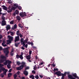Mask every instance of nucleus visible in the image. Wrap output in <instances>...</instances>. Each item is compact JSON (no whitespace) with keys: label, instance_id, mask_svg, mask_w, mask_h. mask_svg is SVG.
Instances as JSON below:
<instances>
[{"label":"nucleus","instance_id":"nucleus-22","mask_svg":"<svg viewBox=\"0 0 79 79\" xmlns=\"http://www.w3.org/2000/svg\"><path fill=\"white\" fill-rule=\"evenodd\" d=\"M73 75L74 77H75V78H77V77H78L77 76V74L76 73L73 74Z\"/></svg>","mask_w":79,"mask_h":79},{"label":"nucleus","instance_id":"nucleus-30","mask_svg":"<svg viewBox=\"0 0 79 79\" xmlns=\"http://www.w3.org/2000/svg\"><path fill=\"white\" fill-rule=\"evenodd\" d=\"M0 63H2V62H1V60H0V67H3L4 66V65L3 64H2Z\"/></svg>","mask_w":79,"mask_h":79},{"label":"nucleus","instance_id":"nucleus-9","mask_svg":"<svg viewBox=\"0 0 79 79\" xmlns=\"http://www.w3.org/2000/svg\"><path fill=\"white\" fill-rule=\"evenodd\" d=\"M18 14H19V11L18 10H16L15 13H14L13 14V16H16V14L18 15Z\"/></svg>","mask_w":79,"mask_h":79},{"label":"nucleus","instance_id":"nucleus-26","mask_svg":"<svg viewBox=\"0 0 79 79\" xmlns=\"http://www.w3.org/2000/svg\"><path fill=\"white\" fill-rule=\"evenodd\" d=\"M8 76L9 77H10L12 76V73H8Z\"/></svg>","mask_w":79,"mask_h":79},{"label":"nucleus","instance_id":"nucleus-58","mask_svg":"<svg viewBox=\"0 0 79 79\" xmlns=\"http://www.w3.org/2000/svg\"><path fill=\"white\" fill-rule=\"evenodd\" d=\"M52 66L53 67H55V66L56 65L55 64H54V63H53L52 64Z\"/></svg>","mask_w":79,"mask_h":79},{"label":"nucleus","instance_id":"nucleus-23","mask_svg":"<svg viewBox=\"0 0 79 79\" xmlns=\"http://www.w3.org/2000/svg\"><path fill=\"white\" fill-rule=\"evenodd\" d=\"M19 44H20V43H15V47H18V45H19Z\"/></svg>","mask_w":79,"mask_h":79},{"label":"nucleus","instance_id":"nucleus-1","mask_svg":"<svg viewBox=\"0 0 79 79\" xmlns=\"http://www.w3.org/2000/svg\"><path fill=\"white\" fill-rule=\"evenodd\" d=\"M4 53H5L6 56L8 57V54H9V50H8V48H5L3 49V50Z\"/></svg>","mask_w":79,"mask_h":79},{"label":"nucleus","instance_id":"nucleus-32","mask_svg":"<svg viewBox=\"0 0 79 79\" xmlns=\"http://www.w3.org/2000/svg\"><path fill=\"white\" fill-rule=\"evenodd\" d=\"M7 42L8 43V44H11V41L10 40H7Z\"/></svg>","mask_w":79,"mask_h":79},{"label":"nucleus","instance_id":"nucleus-4","mask_svg":"<svg viewBox=\"0 0 79 79\" xmlns=\"http://www.w3.org/2000/svg\"><path fill=\"white\" fill-rule=\"evenodd\" d=\"M19 35H18L17 36H15V37L14 42H18V41H19Z\"/></svg>","mask_w":79,"mask_h":79},{"label":"nucleus","instance_id":"nucleus-15","mask_svg":"<svg viewBox=\"0 0 79 79\" xmlns=\"http://www.w3.org/2000/svg\"><path fill=\"white\" fill-rule=\"evenodd\" d=\"M8 38L9 40L12 41L13 40V37H12L10 35L8 36Z\"/></svg>","mask_w":79,"mask_h":79},{"label":"nucleus","instance_id":"nucleus-36","mask_svg":"<svg viewBox=\"0 0 79 79\" xmlns=\"http://www.w3.org/2000/svg\"><path fill=\"white\" fill-rule=\"evenodd\" d=\"M20 58L21 60H23V56L22 55H20L19 56V57Z\"/></svg>","mask_w":79,"mask_h":79},{"label":"nucleus","instance_id":"nucleus-10","mask_svg":"<svg viewBox=\"0 0 79 79\" xmlns=\"http://www.w3.org/2000/svg\"><path fill=\"white\" fill-rule=\"evenodd\" d=\"M14 52V49L12 48L10 54L11 56H13V55H14V52Z\"/></svg>","mask_w":79,"mask_h":79},{"label":"nucleus","instance_id":"nucleus-56","mask_svg":"<svg viewBox=\"0 0 79 79\" xmlns=\"http://www.w3.org/2000/svg\"><path fill=\"white\" fill-rule=\"evenodd\" d=\"M11 29L12 30H15V29H15V28L14 27H13L12 28H11Z\"/></svg>","mask_w":79,"mask_h":79},{"label":"nucleus","instance_id":"nucleus-42","mask_svg":"<svg viewBox=\"0 0 79 79\" xmlns=\"http://www.w3.org/2000/svg\"><path fill=\"white\" fill-rule=\"evenodd\" d=\"M56 71H58V69L57 68L54 69L53 70L54 72H55Z\"/></svg>","mask_w":79,"mask_h":79},{"label":"nucleus","instance_id":"nucleus-40","mask_svg":"<svg viewBox=\"0 0 79 79\" xmlns=\"http://www.w3.org/2000/svg\"><path fill=\"white\" fill-rule=\"evenodd\" d=\"M1 61V63H3V62H4L5 61V59H1L0 60Z\"/></svg>","mask_w":79,"mask_h":79},{"label":"nucleus","instance_id":"nucleus-52","mask_svg":"<svg viewBox=\"0 0 79 79\" xmlns=\"http://www.w3.org/2000/svg\"><path fill=\"white\" fill-rule=\"evenodd\" d=\"M1 77H2V78H3V77H4V75H3V74H1Z\"/></svg>","mask_w":79,"mask_h":79},{"label":"nucleus","instance_id":"nucleus-63","mask_svg":"<svg viewBox=\"0 0 79 79\" xmlns=\"http://www.w3.org/2000/svg\"><path fill=\"white\" fill-rule=\"evenodd\" d=\"M36 66H34V70H35V69H37V68H36Z\"/></svg>","mask_w":79,"mask_h":79},{"label":"nucleus","instance_id":"nucleus-5","mask_svg":"<svg viewBox=\"0 0 79 79\" xmlns=\"http://www.w3.org/2000/svg\"><path fill=\"white\" fill-rule=\"evenodd\" d=\"M16 70L17 71L21 70V69H23V68L20 65L19 67L16 68Z\"/></svg>","mask_w":79,"mask_h":79},{"label":"nucleus","instance_id":"nucleus-57","mask_svg":"<svg viewBox=\"0 0 79 79\" xmlns=\"http://www.w3.org/2000/svg\"><path fill=\"white\" fill-rule=\"evenodd\" d=\"M12 3V2H11V0H9L8 2V3H10H10Z\"/></svg>","mask_w":79,"mask_h":79},{"label":"nucleus","instance_id":"nucleus-39","mask_svg":"<svg viewBox=\"0 0 79 79\" xmlns=\"http://www.w3.org/2000/svg\"><path fill=\"white\" fill-rule=\"evenodd\" d=\"M2 20H3V21H5V17H4V16H2Z\"/></svg>","mask_w":79,"mask_h":79},{"label":"nucleus","instance_id":"nucleus-20","mask_svg":"<svg viewBox=\"0 0 79 79\" xmlns=\"http://www.w3.org/2000/svg\"><path fill=\"white\" fill-rule=\"evenodd\" d=\"M3 42L2 43V45L3 46V47H6V44H5V41H3Z\"/></svg>","mask_w":79,"mask_h":79},{"label":"nucleus","instance_id":"nucleus-50","mask_svg":"<svg viewBox=\"0 0 79 79\" xmlns=\"http://www.w3.org/2000/svg\"><path fill=\"white\" fill-rule=\"evenodd\" d=\"M12 71V69H10L8 71L9 73H11Z\"/></svg>","mask_w":79,"mask_h":79},{"label":"nucleus","instance_id":"nucleus-8","mask_svg":"<svg viewBox=\"0 0 79 79\" xmlns=\"http://www.w3.org/2000/svg\"><path fill=\"white\" fill-rule=\"evenodd\" d=\"M1 7L2 8V9L5 10V11H7V10H8V8L7 7H6L5 6L3 5L1 6Z\"/></svg>","mask_w":79,"mask_h":79},{"label":"nucleus","instance_id":"nucleus-35","mask_svg":"<svg viewBox=\"0 0 79 79\" xmlns=\"http://www.w3.org/2000/svg\"><path fill=\"white\" fill-rule=\"evenodd\" d=\"M10 9H11V10H12H12H13L14 11H15V10H16V8L15 7H12V8H10Z\"/></svg>","mask_w":79,"mask_h":79},{"label":"nucleus","instance_id":"nucleus-13","mask_svg":"<svg viewBox=\"0 0 79 79\" xmlns=\"http://www.w3.org/2000/svg\"><path fill=\"white\" fill-rule=\"evenodd\" d=\"M0 67V68H1V69H0V73H1L2 72V71H5V69L3 67Z\"/></svg>","mask_w":79,"mask_h":79},{"label":"nucleus","instance_id":"nucleus-48","mask_svg":"<svg viewBox=\"0 0 79 79\" xmlns=\"http://www.w3.org/2000/svg\"><path fill=\"white\" fill-rule=\"evenodd\" d=\"M39 77L38 76V75H36L35 76V78L37 79H38Z\"/></svg>","mask_w":79,"mask_h":79},{"label":"nucleus","instance_id":"nucleus-46","mask_svg":"<svg viewBox=\"0 0 79 79\" xmlns=\"http://www.w3.org/2000/svg\"><path fill=\"white\" fill-rule=\"evenodd\" d=\"M16 58H17V59H19V55L17 54L16 55Z\"/></svg>","mask_w":79,"mask_h":79},{"label":"nucleus","instance_id":"nucleus-34","mask_svg":"<svg viewBox=\"0 0 79 79\" xmlns=\"http://www.w3.org/2000/svg\"><path fill=\"white\" fill-rule=\"evenodd\" d=\"M20 42H21V43H23L22 44H23V43L24 42V39H23V38H21V39Z\"/></svg>","mask_w":79,"mask_h":79},{"label":"nucleus","instance_id":"nucleus-27","mask_svg":"<svg viewBox=\"0 0 79 79\" xmlns=\"http://www.w3.org/2000/svg\"><path fill=\"white\" fill-rule=\"evenodd\" d=\"M30 78H32V79H34V76L33 75H30Z\"/></svg>","mask_w":79,"mask_h":79},{"label":"nucleus","instance_id":"nucleus-53","mask_svg":"<svg viewBox=\"0 0 79 79\" xmlns=\"http://www.w3.org/2000/svg\"><path fill=\"white\" fill-rule=\"evenodd\" d=\"M17 74V75H19V74H20V72L18 71L16 73Z\"/></svg>","mask_w":79,"mask_h":79},{"label":"nucleus","instance_id":"nucleus-24","mask_svg":"<svg viewBox=\"0 0 79 79\" xmlns=\"http://www.w3.org/2000/svg\"><path fill=\"white\" fill-rule=\"evenodd\" d=\"M28 41V38H26V40L24 41V42L25 44H26V43H27V41Z\"/></svg>","mask_w":79,"mask_h":79},{"label":"nucleus","instance_id":"nucleus-43","mask_svg":"<svg viewBox=\"0 0 79 79\" xmlns=\"http://www.w3.org/2000/svg\"><path fill=\"white\" fill-rule=\"evenodd\" d=\"M21 24L19 23V27H20V28H22V26H21Z\"/></svg>","mask_w":79,"mask_h":79},{"label":"nucleus","instance_id":"nucleus-3","mask_svg":"<svg viewBox=\"0 0 79 79\" xmlns=\"http://www.w3.org/2000/svg\"><path fill=\"white\" fill-rule=\"evenodd\" d=\"M19 15L21 16L22 18H23L24 16H26V13L25 12H21L19 14Z\"/></svg>","mask_w":79,"mask_h":79},{"label":"nucleus","instance_id":"nucleus-55","mask_svg":"<svg viewBox=\"0 0 79 79\" xmlns=\"http://www.w3.org/2000/svg\"><path fill=\"white\" fill-rule=\"evenodd\" d=\"M29 69V68L28 67H27L25 68V70H26L27 69Z\"/></svg>","mask_w":79,"mask_h":79},{"label":"nucleus","instance_id":"nucleus-14","mask_svg":"<svg viewBox=\"0 0 79 79\" xmlns=\"http://www.w3.org/2000/svg\"><path fill=\"white\" fill-rule=\"evenodd\" d=\"M22 65L20 66L23 68L24 67H25V64H26V63L25 62H22Z\"/></svg>","mask_w":79,"mask_h":79},{"label":"nucleus","instance_id":"nucleus-41","mask_svg":"<svg viewBox=\"0 0 79 79\" xmlns=\"http://www.w3.org/2000/svg\"><path fill=\"white\" fill-rule=\"evenodd\" d=\"M14 28H15L16 29H17V25H16V24H15L14 25Z\"/></svg>","mask_w":79,"mask_h":79},{"label":"nucleus","instance_id":"nucleus-31","mask_svg":"<svg viewBox=\"0 0 79 79\" xmlns=\"http://www.w3.org/2000/svg\"><path fill=\"white\" fill-rule=\"evenodd\" d=\"M7 67L8 69H10L11 68V65L10 64H8L7 65Z\"/></svg>","mask_w":79,"mask_h":79},{"label":"nucleus","instance_id":"nucleus-12","mask_svg":"<svg viewBox=\"0 0 79 79\" xmlns=\"http://www.w3.org/2000/svg\"><path fill=\"white\" fill-rule=\"evenodd\" d=\"M22 45H23V47H25V48H27V44H26V45L25 44V43L24 42L23 43V44H21Z\"/></svg>","mask_w":79,"mask_h":79},{"label":"nucleus","instance_id":"nucleus-62","mask_svg":"<svg viewBox=\"0 0 79 79\" xmlns=\"http://www.w3.org/2000/svg\"><path fill=\"white\" fill-rule=\"evenodd\" d=\"M43 62H41V63L40 64H39V65L40 66H41V65H42V64H43Z\"/></svg>","mask_w":79,"mask_h":79},{"label":"nucleus","instance_id":"nucleus-11","mask_svg":"<svg viewBox=\"0 0 79 79\" xmlns=\"http://www.w3.org/2000/svg\"><path fill=\"white\" fill-rule=\"evenodd\" d=\"M6 23V21L5 20L2 21V26H5Z\"/></svg>","mask_w":79,"mask_h":79},{"label":"nucleus","instance_id":"nucleus-33","mask_svg":"<svg viewBox=\"0 0 79 79\" xmlns=\"http://www.w3.org/2000/svg\"><path fill=\"white\" fill-rule=\"evenodd\" d=\"M61 75H62V77H64V76H66V73H61Z\"/></svg>","mask_w":79,"mask_h":79},{"label":"nucleus","instance_id":"nucleus-54","mask_svg":"<svg viewBox=\"0 0 79 79\" xmlns=\"http://www.w3.org/2000/svg\"><path fill=\"white\" fill-rule=\"evenodd\" d=\"M19 35L20 37H21H21H22V36H23V35H21V33H19Z\"/></svg>","mask_w":79,"mask_h":79},{"label":"nucleus","instance_id":"nucleus-19","mask_svg":"<svg viewBox=\"0 0 79 79\" xmlns=\"http://www.w3.org/2000/svg\"><path fill=\"white\" fill-rule=\"evenodd\" d=\"M9 10H6L8 12L10 13V12L12 11V10H11V8L9 6Z\"/></svg>","mask_w":79,"mask_h":79},{"label":"nucleus","instance_id":"nucleus-38","mask_svg":"<svg viewBox=\"0 0 79 79\" xmlns=\"http://www.w3.org/2000/svg\"><path fill=\"white\" fill-rule=\"evenodd\" d=\"M19 31H18L16 32V34L17 35H19Z\"/></svg>","mask_w":79,"mask_h":79},{"label":"nucleus","instance_id":"nucleus-6","mask_svg":"<svg viewBox=\"0 0 79 79\" xmlns=\"http://www.w3.org/2000/svg\"><path fill=\"white\" fill-rule=\"evenodd\" d=\"M55 74H56L57 76H61V72L60 71H58L54 73Z\"/></svg>","mask_w":79,"mask_h":79},{"label":"nucleus","instance_id":"nucleus-59","mask_svg":"<svg viewBox=\"0 0 79 79\" xmlns=\"http://www.w3.org/2000/svg\"><path fill=\"white\" fill-rule=\"evenodd\" d=\"M31 42H29V41H28L27 42V44H28V45H31Z\"/></svg>","mask_w":79,"mask_h":79},{"label":"nucleus","instance_id":"nucleus-61","mask_svg":"<svg viewBox=\"0 0 79 79\" xmlns=\"http://www.w3.org/2000/svg\"><path fill=\"white\" fill-rule=\"evenodd\" d=\"M32 73H34V74H35V72L34 70H32Z\"/></svg>","mask_w":79,"mask_h":79},{"label":"nucleus","instance_id":"nucleus-37","mask_svg":"<svg viewBox=\"0 0 79 79\" xmlns=\"http://www.w3.org/2000/svg\"><path fill=\"white\" fill-rule=\"evenodd\" d=\"M17 77V75H16V74H15L14 75V79H16Z\"/></svg>","mask_w":79,"mask_h":79},{"label":"nucleus","instance_id":"nucleus-45","mask_svg":"<svg viewBox=\"0 0 79 79\" xmlns=\"http://www.w3.org/2000/svg\"><path fill=\"white\" fill-rule=\"evenodd\" d=\"M16 63H17V64L19 66L21 64L20 62H19V61L17 62Z\"/></svg>","mask_w":79,"mask_h":79},{"label":"nucleus","instance_id":"nucleus-47","mask_svg":"<svg viewBox=\"0 0 79 79\" xmlns=\"http://www.w3.org/2000/svg\"><path fill=\"white\" fill-rule=\"evenodd\" d=\"M6 13H2V16H6Z\"/></svg>","mask_w":79,"mask_h":79},{"label":"nucleus","instance_id":"nucleus-49","mask_svg":"<svg viewBox=\"0 0 79 79\" xmlns=\"http://www.w3.org/2000/svg\"><path fill=\"white\" fill-rule=\"evenodd\" d=\"M29 52V55H31L32 54V51L30 50Z\"/></svg>","mask_w":79,"mask_h":79},{"label":"nucleus","instance_id":"nucleus-16","mask_svg":"<svg viewBox=\"0 0 79 79\" xmlns=\"http://www.w3.org/2000/svg\"><path fill=\"white\" fill-rule=\"evenodd\" d=\"M1 58L3 60H6V57L5 56H4L1 55Z\"/></svg>","mask_w":79,"mask_h":79},{"label":"nucleus","instance_id":"nucleus-60","mask_svg":"<svg viewBox=\"0 0 79 79\" xmlns=\"http://www.w3.org/2000/svg\"><path fill=\"white\" fill-rule=\"evenodd\" d=\"M18 8H19V10H21V7L20 6H19L18 7Z\"/></svg>","mask_w":79,"mask_h":79},{"label":"nucleus","instance_id":"nucleus-7","mask_svg":"<svg viewBox=\"0 0 79 79\" xmlns=\"http://www.w3.org/2000/svg\"><path fill=\"white\" fill-rule=\"evenodd\" d=\"M6 27V28L7 31H8V30H10V29H11V27H10V25H7Z\"/></svg>","mask_w":79,"mask_h":79},{"label":"nucleus","instance_id":"nucleus-28","mask_svg":"<svg viewBox=\"0 0 79 79\" xmlns=\"http://www.w3.org/2000/svg\"><path fill=\"white\" fill-rule=\"evenodd\" d=\"M26 58L27 60H30L31 59V56L29 55L26 56Z\"/></svg>","mask_w":79,"mask_h":79},{"label":"nucleus","instance_id":"nucleus-44","mask_svg":"<svg viewBox=\"0 0 79 79\" xmlns=\"http://www.w3.org/2000/svg\"><path fill=\"white\" fill-rule=\"evenodd\" d=\"M14 23V21L12 20L10 22V24H13Z\"/></svg>","mask_w":79,"mask_h":79},{"label":"nucleus","instance_id":"nucleus-25","mask_svg":"<svg viewBox=\"0 0 79 79\" xmlns=\"http://www.w3.org/2000/svg\"><path fill=\"white\" fill-rule=\"evenodd\" d=\"M18 21H20L21 19V18H20V17L19 16H17L16 17Z\"/></svg>","mask_w":79,"mask_h":79},{"label":"nucleus","instance_id":"nucleus-2","mask_svg":"<svg viewBox=\"0 0 79 79\" xmlns=\"http://www.w3.org/2000/svg\"><path fill=\"white\" fill-rule=\"evenodd\" d=\"M11 61H10L9 60H6L5 62L3 63V64L5 65V66H6L7 65V64H11Z\"/></svg>","mask_w":79,"mask_h":79},{"label":"nucleus","instance_id":"nucleus-29","mask_svg":"<svg viewBox=\"0 0 79 79\" xmlns=\"http://www.w3.org/2000/svg\"><path fill=\"white\" fill-rule=\"evenodd\" d=\"M68 77L69 79H71V78L73 77V76L71 75H68Z\"/></svg>","mask_w":79,"mask_h":79},{"label":"nucleus","instance_id":"nucleus-17","mask_svg":"<svg viewBox=\"0 0 79 79\" xmlns=\"http://www.w3.org/2000/svg\"><path fill=\"white\" fill-rule=\"evenodd\" d=\"M23 73L26 76H27V75H28V72H27L26 71H24L23 72Z\"/></svg>","mask_w":79,"mask_h":79},{"label":"nucleus","instance_id":"nucleus-21","mask_svg":"<svg viewBox=\"0 0 79 79\" xmlns=\"http://www.w3.org/2000/svg\"><path fill=\"white\" fill-rule=\"evenodd\" d=\"M9 33H10V35H12V36H14V32H12L10 31H9Z\"/></svg>","mask_w":79,"mask_h":79},{"label":"nucleus","instance_id":"nucleus-51","mask_svg":"<svg viewBox=\"0 0 79 79\" xmlns=\"http://www.w3.org/2000/svg\"><path fill=\"white\" fill-rule=\"evenodd\" d=\"M3 74H4L5 75V76L6 75V72L5 71H4L3 73Z\"/></svg>","mask_w":79,"mask_h":79},{"label":"nucleus","instance_id":"nucleus-18","mask_svg":"<svg viewBox=\"0 0 79 79\" xmlns=\"http://www.w3.org/2000/svg\"><path fill=\"white\" fill-rule=\"evenodd\" d=\"M13 6H14V7L16 9H17L18 7V5L17 4H14Z\"/></svg>","mask_w":79,"mask_h":79},{"label":"nucleus","instance_id":"nucleus-64","mask_svg":"<svg viewBox=\"0 0 79 79\" xmlns=\"http://www.w3.org/2000/svg\"><path fill=\"white\" fill-rule=\"evenodd\" d=\"M2 49H3V48H2V47H0V50H2Z\"/></svg>","mask_w":79,"mask_h":79}]
</instances>
